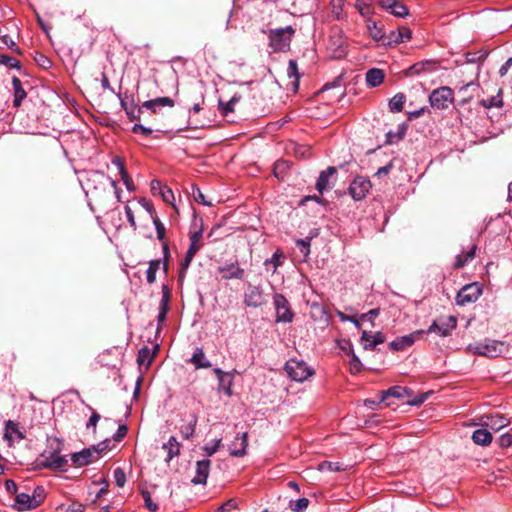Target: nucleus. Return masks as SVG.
<instances>
[{
  "label": "nucleus",
  "instance_id": "obj_13",
  "mask_svg": "<svg viewBox=\"0 0 512 512\" xmlns=\"http://www.w3.org/2000/svg\"><path fill=\"white\" fill-rule=\"evenodd\" d=\"M248 446V435L246 432L238 434L229 446L230 455L233 457H243L246 455Z\"/></svg>",
  "mask_w": 512,
  "mask_h": 512
},
{
  "label": "nucleus",
  "instance_id": "obj_8",
  "mask_svg": "<svg viewBox=\"0 0 512 512\" xmlns=\"http://www.w3.org/2000/svg\"><path fill=\"white\" fill-rule=\"evenodd\" d=\"M371 188V182L367 178L358 176L350 184L349 193L356 201L365 198Z\"/></svg>",
  "mask_w": 512,
  "mask_h": 512
},
{
  "label": "nucleus",
  "instance_id": "obj_15",
  "mask_svg": "<svg viewBox=\"0 0 512 512\" xmlns=\"http://www.w3.org/2000/svg\"><path fill=\"white\" fill-rule=\"evenodd\" d=\"M4 438L9 442V445H11L14 441L23 440L25 435L20 430L18 423L8 420L5 424Z\"/></svg>",
  "mask_w": 512,
  "mask_h": 512
},
{
  "label": "nucleus",
  "instance_id": "obj_38",
  "mask_svg": "<svg viewBox=\"0 0 512 512\" xmlns=\"http://www.w3.org/2000/svg\"><path fill=\"white\" fill-rule=\"evenodd\" d=\"M201 239H202V231H195L190 236V246L187 252H191L192 254H196L201 248Z\"/></svg>",
  "mask_w": 512,
  "mask_h": 512
},
{
  "label": "nucleus",
  "instance_id": "obj_4",
  "mask_svg": "<svg viewBox=\"0 0 512 512\" xmlns=\"http://www.w3.org/2000/svg\"><path fill=\"white\" fill-rule=\"evenodd\" d=\"M482 294V287L474 282L463 286L457 293L456 304L465 306L476 302Z\"/></svg>",
  "mask_w": 512,
  "mask_h": 512
},
{
  "label": "nucleus",
  "instance_id": "obj_1",
  "mask_svg": "<svg viewBox=\"0 0 512 512\" xmlns=\"http://www.w3.org/2000/svg\"><path fill=\"white\" fill-rule=\"evenodd\" d=\"M295 29L292 26L270 29L268 31L269 46L274 52H283L289 49Z\"/></svg>",
  "mask_w": 512,
  "mask_h": 512
},
{
  "label": "nucleus",
  "instance_id": "obj_37",
  "mask_svg": "<svg viewBox=\"0 0 512 512\" xmlns=\"http://www.w3.org/2000/svg\"><path fill=\"white\" fill-rule=\"evenodd\" d=\"M480 104L486 108H492V107H502L503 101H502V90L500 89L495 96H491L488 99H483L480 101Z\"/></svg>",
  "mask_w": 512,
  "mask_h": 512
},
{
  "label": "nucleus",
  "instance_id": "obj_51",
  "mask_svg": "<svg viewBox=\"0 0 512 512\" xmlns=\"http://www.w3.org/2000/svg\"><path fill=\"white\" fill-rule=\"evenodd\" d=\"M499 446L508 448L512 445V432L503 433L498 439Z\"/></svg>",
  "mask_w": 512,
  "mask_h": 512
},
{
  "label": "nucleus",
  "instance_id": "obj_53",
  "mask_svg": "<svg viewBox=\"0 0 512 512\" xmlns=\"http://www.w3.org/2000/svg\"><path fill=\"white\" fill-rule=\"evenodd\" d=\"M310 238L298 239L296 245L300 248L301 253L307 256L310 253Z\"/></svg>",
  "mask_w": 512,
  "mask_h": 512
},
{
  "label": "nucleus",
  "instance_id": "obj_54",
  "mask_svg": "<svg viewBox=\"0 0 512 512\" xmlns=\"http://www.w3.org/2000/svg\"><path fill=\"white\" fill-rule=\"evenodd\" d=\"M141 113H142V107L141 106L137 107L135 105H131L130 109L126 112L129 120H131V121L139 120Z\"/></svg>",
  "mask_w": 512,
  "mask_h": 512
},
{
  "label": "nucleus",
  "instance_id": "obj_39",
  "mask_svg": "<svg viewBox=\"0 0 512 512\" xmlns=\"http://www.w3.org/2000/svg\"><path fill=\"white\" fill-rule=\"evenodd\" d=\"M394 42L403 43L412 38V31L408 27H400L397 33L393 32Z\"/></svg>",
  "mask_w": 512,
  "mask_h": 512
},
{
  "label": "nucleus",
  "instance_id": "obj_60",
  "mask_svg": "<svg viewBox=\"0 0 512 512\" xmlns=\"http://www.w3.org/2000/svg\"><path fill=\"white\" fill-rule=\"evenodd\" d=\"M132 132L135 134H142V135L148 137L152 134L153 131H152V129L145 127L141 124H135L132 127Z\"/></svg>",
  "mask_w": 512,
  "mask_h": 512
},
{
  "label": "nucleus",
  "instance_id": "obj_17",
  "mask_svg": "<svg viewBox=\"0 0 512 512\" xmlns=\"http://www.w3.org/2000/svg\"><path fill=\"white\" fill-rule=\"evenodd\" d=\"M336 172V168L330 166L320 173L316 182V189L319 193L322 194L325 190L331 188V178L336 175Z\"/></svg>",
  "mask_w": 512,
  "mask_h": 512
},
{
  "label": "nucleus",
  "instance_id": "obj_28",
  "mask_svg": "<svg viewBox=\"0 0 512 512\" xmlns=\"http://www.w3.org/2000/svg\"><path fill=\"white\" fill-rule=\"evenodd\" d=\"M284 257L282 251L280 249H277L271 258L266 259L264 261V266L267 271H271L272 274L276 273L278 267L282 265L281 259Z\"/></svg>",
  "mask_w": 512,
  "mask_h": 512
},
{
  "label": "nucleus",
  "instance_id": "obj_12",
  "mask_svg": "<svg viewBox=\"0 0 512 512\" xmlns=\"http://www.w3.org/2000/svg\"><path fill=\"white\" fill-rule=\"evenodd\" d=\"M43 457L41 466L52 470H63L68 463L67 458L58 452H52L47 456L43 455Z\"/></svg>",
  "mask_w": 512,
  "mask_h": 512
},
{
  "label": "nucleus",
  "instance_id": "obj_10",
  "mask_svg": "<svg viewBox=\"0 0 512 512\" xmlns=\"http://www.w3.org/2000/svg\"><path fill=\"white\" fill-rule=\"evenodd\" d=\"M425 334L424 330H416L408 335L400 336L389 343V347L393 351L403 350L411 345Z\"/></svg>",
  "mask_w": 512,
  "mask_h": 512
},
{
  "label": "nucleus",
  "instance_id": "obj_44",
  "mask_svg": "<svg viewBox=\"0 0 512 512\" xmlns=\"http://www.w3.org/2000/svg\"><path fill=\"white\" fill-rule=\"evenodd\" d=\"M153 224L156 229L157 239L159 241H165L166 228L158 217H153Z\"/></svg>",
  "mask_w": 512,
  "mask_h": 512
},
{
  "label": "nucleus",
  "instance_id": "obj_63",
  "mask_svg": "<svg viewBox=\"0 0 512 512\" xmlns=\"http://www.w3.org/2000/svg\"><path fill=\"white\" fill-rule=\"evenodd\" d=\"M309 505V500L307 498H299L293 507V511L301 512L305 510Z\"/></svg>",
  "mask_w": 512,
  "mask_h": 512
},
{
  "label": "nucleus",
  "instance_id": "obj_58",
  "mask_svg": "<svg viewBox=\"0 0 512 512\" xmlns=\"http://www.w3.org/2000/svg\"><path fill=\"white\" fill-rule=\"evenodd\" d=\"M288 165L285 161H278L274 166V175L277 178H283V173L287 169Z\"/></svg>",
  "mask_w": 512,
  "mask_h": 512
},
{
  "label": "nucleus",
  "instance_id": "obj_45",
  "mask_svg": "<svg viewBox=\"0 0 512 512\" xmlns=\"http://www.w3.org/2000/svg\"><path fill=\"white\" fill-rule=\"evenodd\" d=\"M361 344L365 350H373L376 347L372 340V334L367 331L362 332Z\"/></svg>",
  "mask_w": 512,
  "mask_h": 512
},
{
  "label": "nucleus",
  "instance_id": "obj_41",
  "mask_svg": "<svg viewBox=\"0 0 512 512\" xmlns=\"http://www.w3.org/2000/svg\"><path fill=\"white\" fill-rule=\"evenodd\" d=\"M32 496V501L33 504H32V507H38L41 505V503L44 501L45 499V491H44V488L41 487V486H37L34 491H33V494L31 495Z\"/></svg>",
  "mask_w": 512,
  "mask_h": 512
},
{
  "label": "nucleus",
  "instance_id": "obj_59",
  "mask_svg": "<svg viewBox=\"0 0 512 512\" xmlns=\"http://www.w3.org/2000/svg\"><path fill=\"white\" fill-rule=\"evenodd\" d=\"M2 42L14 52L21 54V50L9 35L2 36Z\"/></svg>",
  "mask_w": 512,
  "mask_h": 512
},
{
  "label": "nucleus",
  "instance_id": "obj_48",
  "mask_svg": "<svg viewBox=\"0 0 512 512\" xmlns=\"http://www.w3.org/2000/svg\"><path fill=\"white\" fill-rule=\"evenodd\" d=\"M0 64H3L9 68H20V62L13 57L8 55H0Z\"/></svg>",
  "mask_w": 512,
  "mask_h": 512
},
{
  "label": "nucleus",
  "instance_id": "obj_42",
  "mask_svg": "<svg viewBox=\"0 0 512 512\" xmlns=\"http://www.w3.org/2000/svg\"><path fill=\"white\" fill-rule=\"evenodd\" d=\"M141 495L144 500L145 507L149 511L155 512L158 510V505L152 500L151 493L148 490H142Z\"/></svg>",
  "mask_w": 512,
  "mask_h": 512
},
{
  "label": "nucleus",
  "instance_id": "obj_21",
  "mask_svg": "<svg viewBox=\"0 0 512 512\" xmlns=\"http://www.w3.org/2000/svg\"><path fill=\"white\" fill-rule=\"evenodd\" d=\"M214 373L219 381V390L224 391L226 395L230 396L232 394L233 377L229 373L223 372L220 368H215Z\"/></svg>",
  "mask_w": 512,
  "mask_h": 512
},
{
  "label": "nucleus",
  "instance_id": "obj_2",
  "mask_svg": "<svg viewBox=\"0 0 512 512\" xmlns=\"http://www.w3.org/2000/svg\"><path fill=\"white\" fill-rule=\"evenodd\" d=\"M288 376L297 382H303L314 374V371L303 360L290 359L284 367Z\"/></svg>",
  "mask_w": 512,
  "mask_h": 512
},
{
  "label": "nucleus",
  "instance_id": "obj_32",
  "mask_svg": "<svg viewBox=\"0 0 512 512\" xmlns=\"http://www.w3.org/2000/svg\"><path fill=\"white\" fill-rule=\"evenodd\" d=\"M197 425V416L195 414H191L186 424L180 427V433L184 439L191 438L195 433V428Z\"/></svg>",
  "mask_w": 512,
  "mask_h": 512
},
{
  "label": "nucleus",
  "instance_id": "obj_35",
  "mask_svg": "<svg viewBox=\"0 0 512 512\" xmlns=\"http://www.w3.org/2000/svg\"><path fill=\"white\" fill-rule=\"evenodd\" d=\"M406 97L403 93H397L389 101V109L391 112H401L405 103Z\"/></svg>",
  "mask_w": 512,
  "mask_h": 512
},
{
  "label": "nucleus",
  "instance_id": "obj_22",
  "mask_svg": "<svg viewBox=\"0 0 512 512\" xmlns=\"http://www.w3.org/2000/svg\"><path fill=\"white\" fill-rule=\"evenodd\" d=\"M381 402H385L388 397H395V398H405L411 396V390L406 387L401 386H393L387 389L386 391H382L381 393Z\"/></svg>",
  "mask_w": 512,
  "mask_h": 512
},
{
  "label": "nucleus",
  "instance_id": "obj_25",
  "mask_svg": "<svg viewBox=\"0 0 512 512\" xmlns=\"http://www.w3.org/2000/svg\"><path fill=\"white\" fill-rule=\"evenodd\" d=\"M384 72L378 68L369 69L366 73V82L369 87H377L383 83Z\"/></svg>",
  "mask_w": 512,
  "mask_h": 512
},
{
  "label": "nucleus",
  "instance_id": "obj_47",
  "mask_svg": "<svg viewBox=\"0 0 512 512\" xmlns=\"http://www.w3.org/2000/svg\"><path fill=\"white\" fill-rule=\"evenodd\" d=\"M113 477L115 480V483L118 487H123L126 483V474L125 471L118 467L113 472Z\"/></svg>",
  "mask_w": 512,
  "mask_h": 512
},
{
  "label": "nucleus",
  "instance_id": "obj_29",
  "mask_svg": "<svg viewBox=\"0 0 512 512\" xmlns=\"http://www.w3.org/2000/svg\"><path fill=\"white\" fill-rule=\"evenodd\" d=\"M181 444L177 441L176 437L171 436L166 443L163 444L162 448L167 451L166 461H170L180 453Z\"/></svg>",
  "mask_w": 512,
  "mask_h": 512
},
{
  "label": "nucleus",
  "instance_id": "obj_6",
  "mask_svg": "<svg viewBox=\"0 0 512 512\" xmlns=\"http://www.w3.org/2000/svg\"><path fill=\"white\" fill-rule=\"evenodd\" d=\"M264 291L260 285L249 284L244 293V304L248 307L258 308L265 304Z\"/></svg>",
  "mask_w": 512,
  "mask_h": 512
},
{
  "label": "nucleus",
  "instance_id": "obj_7",
  "mask_svg": "<svg viewBox=\"0 0 512 512\" xmlns=\"http://www.w3.org/2000/svg\"><path fill=\"white\" fill-rule=\"evenodd\" d=\"M502 344L497 341H485L482 343H477L475 345H470L469 349L478 355L486 356V357H497L502 353Z\"/></svg>",
  "mask_w": 512,
  "mask_h": 512
},
{
  "label": "nucleus",
  "instance_id": "obj_9",
  "mask_svg": "<svg viewBox=\"0 0 512 512\" xmlns=\"http://www.w3.org/2000/svg\"><path fill=\"white\" fill-rule=\"evenodd\" d=\"M97 184H99L101 186L110 185L112 188H114L117 198L118 199L120 198L119 189L117 187L116 182L114 180H112L111 178H109L108 176H106L104 173L99 172V171L93 172L87 180L88 189H91L90 186L93 185L94 193H97V191H98ZM91 193H93V191H91Z\"/></svg>",
  "mask_w": 512,
  "mask_h": 512
},
{
  "label": "nucleus",
  "instance_id": "obj_3",
  "mask_svg": "<svg viewBox=\"0 0 512 512\" xmlns=\"http://www.w3.org/2000/svg\"><path fill=\"white\" fill-rule=\"evenodd\" d=\"M454 100L453 90L448 86L434 89L429 96V103L432 108L445 110Z\"/></svg>",
  "mask_w": 512,
  "mask_h": 512
},
{
  "label": "nucleus",
  "instance_id": "obj_55",
  "mask_svg": "<svg viewBox=\"0 0 512 512\" xmlns=\"http://www.w3.org/2000/svg\"><path fill=\"white\" fill-rule=\"evenodd\" d=\"M119 174H120L121 180L123 181V183L126 186L127 190L134 191L135 190V186H134L133 180L129 176L128 172L126 170H123Z\"/></svg>",
  "mask_w": 512,
  "mask_h": 512
},
{
  "label": "nucleus",
  "instance_id": "obj_43",
  "mask_svg": "<svg viewBox=\"0 0 512 512\" xmlns=\"http://www.w3.org/2000/svg\"><path fill=\"white\" fill-rule=\"evenodd\" d=\"M391 13L397 17H405L408 15L407 7L398 0H395V3L391 7Z\"/></svg>",
  "mask_w": 512,
  "mask_h": 512
},
{
  "label": "nucleus",
  "instance_id": "obj_30",
  "mask_svg": "<svg viewBox=\"0 0 512 512\" xmlns=\"http://www.w3.org/2000/svg\"><path fill=\"white\" fill-rule=\"evenodd\" d=\"M15 506L19 511H28L35 509L36 507H32L34 501H32V496L26 493H20L16 496Z\"/></svg>",
  "mask_w": 512,
  "mask_h": 512
},
{
  "label": "nucleus",
  "instance_id": "obj_16",
  "mask_svg": "<svg viewBox=\"0 0 512 512\" xmlns=\"http://www.w3.org/2000/svg\"><path fill=\"white\" fill-rule=\"evenodd\" d=\"M210 460H200L196 463V475L192 478L193 484H206L210 471Z\"/></svg>",
  "mask_w": 512,
  "mask_h": 512
},
{
  "label": "nucleus",
  "instance_id": "obj_11",
  "mask_svg": "<svg viewBox=\"0 0 512 512\" xmlns=\"http://www.w3.org/2000/svg\"><path fill=\"white\" fill-rule=\"evenodd\" d=\"M457 319L454 316H449L446 321L442 323H438L437 321H433V323L429 326L427 333H438L442 337H446L451 334L452 330L456 328Z\"/></svg>",
  "mask_w": 512,
  "mask_h": 512
},
{
  "label": "nucleus",
  "instance_id": "obj_56",
  "mask_svg": "<svg viewBox=\"0 0 512 512\" xmlns=\"http://www.w3.org/2000/svg\"><path fill=\"white\" fill-rule=\"evenodd\" d=\"M221 442H222V439L219 438V439H216L213 444L205 445L203 447V449L206 452L207 456H212L213 454H215L218 451V449L221 445Z\"/></svg>",
  "mask_w": 512,
  "mask_h": 512
},
{
  "label": "nucleus",
  "instance_id": "obj_27",
  "mask_svg": "<svg viewBox=\"0 0 512 512\" xmlns=\"http://www.w3.org/2000/svg\"><path fill=\"white\" fill-rule=\"evenodd\" d=\"M492 439V434L487 429H477L472 433L473 442L480 446H488Z\"/></svg>",
  "mask_w": 512,
  "mask_h": 512
},
{
  "label": "nucleus",
  "instance_id": "obj_19",
  "mask_svg": "<svg viewBox=\"0 0 512 512\" xmlns=\"http://www.w3.org/2000/svg\"><path fill=\"white\" fill-rule=\"evenodd\" d=\"M218 272L222 274V279H242L244 276V270L240 268L236 263L224 265L218 267Z\"/></svg>",
  "mask_w": 512,
  "mask_h": 512
},
{
  "label": "nucleus",
  "instance_id": "obj_46",
  "mask_svg": "<svg viewBox=\"0 0 512 512\" xmlns=\"http://www.w3.org/2000/svg\"><path fill=\"white\" fill-rule=\"evenodd\" d=\"M240 99H241L240 95H237V94L233 95L231 97V99L226 104H224L223 107L221 108L222 113L224 115H227L228 113L233 112L234 111V105L236 103H238L240 101Z\"/></svg>",
  "mask_w": 512,
  "mask_h": 512
},
{
  "label": "nucleus",
  "instance_id": "obj_62",
  "mask_svg": "<svg viewBox=\"0 0 512 512\" xmlns=\"http://www.w3.org/2000/svg\"><path fill=\"white\" fill-rule=\"evenodd\" d=\"M237 506V503L234 499H230L224 504H222L215 512H229L232 509H235Z\"/></svg>",
  "mask_w": 512,
  "mask_h": 512
},
{
  "label": "nucleus",
  "instance_id": "obj_5",
  "mask_svg": "<svg viewBox=\"0 0 512 512\" xmlns=\"http://www.w3.org/2000/svg\"><path fill=\"white\" fill-rule=\"evenodd\" d=\"M273 302L276 309V321L284 323L292 322L294 314L290 309V305L286 297L282 294H275Z\"/></svg>",
  "mask_w": 512,
  "mask_h": 512
},
{
  "label": "nucleus",
  "instance_id": "obj_36",
  "mask_svg": "<svg viewBox=\"0 0 512 512\" xmlns=\"http://www.w3.org/2000/svg\"><path fill=\"white\" fill-rule=\"evenodd\" d=\"M367 30L372 39L379 41L384 37V31L375 21H367Z\"/></svg>",
  "mask_w": 512,
  "mask_h": 512
},
{
  "label": "nucleus",
  "instance_id": "obj_49",
  "mask_svg": "<svg viewBox=\"0 0 512 512\" xmlns=\"http://www.w3.org/2000/svg\"><path fill=\"white\" fill-rule=\"evenodd\" d=\"M342 468L339 463L323 461L318 465L319 471H340Z\"/></svg>",
  "mask_w": 512,
  "mask_h": 512
},
{
  "label": "nucleus",
  "instance_id": "obj_34",
  "mask_svg": "<svg viewBox=\"0 0 512 512\" xmlns=\"http://www.w3.org/2000/svg\"><path fill=\"white\" fill-rule=\"evenodd\" d=\"M153 357H154V352H151L149 347L144 346L138 352L137 362L140 366H142V365L149 366L151 361L153 360Z\"/></svg>",
  "mask_w": 512,
  "mask_h": 512
},
{
  "label": "nucleus",
  "instance_id": "obj_40",
  "mask_svg": "<svg viewBox=\"0 0 512 512\" xmlns=\"http://www.w3.org/2000/svg\"><path fill=\"white\" fill-rule=\"evenodd\" d=\"M430 62H418L409 67L406 71L407 76L419 75L426 70V67L430 66Z\"/></svg>",
  "mask_w": 512,
  "mask_h": 512
},
{
  "label": "nucleus",
  "instance_id": "obj_24",
  "mask_svg": "<svg viewBox=\"0 0 512 512\" xmlns=\"http://www.w3.org/2000/svg\"><path fill=\"white\" fill-rule=\"evenodd\" d=\"M12 86H13V94H14L13 106L19 107L21 105L23 99H25L27 96L26 91L24 90V88L22 86L21 80L16 76H14L12 78Z\"/></svg>",
  "mask_w": 512,
  "mask_h": 512
},
{
  "label": "nucleus",
  "instance_id": "obj_57",
  "mask_svg": "<svg viewBox=\"0 0 512 512\" xmlns=\"http://www.w3.org/2000/svg\"><path fill=\"white\" fill-rule=\"evenodd\" d=\"M163 243V271L167 273L168 271V259L170 257L169 245L166 241H161Z\"/></svg>",
  "mask_w": 512,
  "mask_h": 512
},
{
  "label": "nucleus",
  "instance_id": "obj_61",
  "mask_svg": "<svg viewBox=\"0 0 512 512\" xmlns=\"http://www.w3.org/2000/svg\"><path fill=\"white\" fill-rule=\"evenodd\" d=\"M159 195L166 203H171L174 200L173 191L168 186H165V188L159 193Z\"/></svg>",
  "mask_w": 512,
  "mask_h": 512
},
{
  "label": "nucleus",
  "instance_id": "obj_14",
  "mask_svg": "<svg viewBox=\"0 0 512 512\" xmlns=\"http://www.w3.org/2000/svg\"><path fill=\"white\" fill-rule=\"evenodd\" d=\"M482 425L498 431L509 424V420L499 414L485 415L481 418Z\"/></svg>",
  "mask_w": 512,
  "mask_h": 512
},
{
  "label": "nucleus",
  "instance_id": "obj_50",
  "mask_svg": "<svg viewBox=\"0 0 512 512\" xmlns=\"http://www.w3.org/2000/svg\"><path fill=\"white\" fill-rule=\"evenodd\" d=\"M344 0H331L332 14L336 19H340L342 15Z\"/></svg>",
  "mask_w": 512,
  "mask_h": 512
},
{
  "label": "nucleus",
  "instance_id": "obj_20",
  "mask_svg": "<svg viewBox=\"0 0 512 512\" xmlns=\"http://www.w3.org/2000/svg\"><path fill=\"white\" fill-rule=\"evenodd\" d=\"M173 107L174 101L169 97H158L155 99L147 100L142 104V109L146 108L150 110L152 113H156L157 109L160 107Z\"/></svg>",
  "mask_w": 512,
  "mask_h": 512
},
{
  "label": "nucleus",
  "instance_id": "obj_26",
  "mask_svg": "<svg viewBox=\"0 0 512 512\" xmlns=\"http://www.w3.org/2000/svg\"><path fill=\"white\" fill-rule=\"evenodd\" d=\"M287 75L289 78H293V81L291 82V90L296 93L299 89L300 73L298 71L297 62L293 59L288 62Z\"/></svg>",
  "mask_w": 512,
  "mask_h": 512
},
{
  "label": "nucleus",
  "instance_id": "obj_64",
  "mask_svg": "<svg viewBox=\"0 0 512 512\" xmlns=\"http://www.w3.org/2000/svg\"><path fill=\"white\" fill-rule=\"evenodd\" d=\"M364 1L365 0H357L356 8L359 10L362 16H367L370 14V6L367 5Z\"/></svg>",
  "mask_w": 512,
  "mask_h": 512
},
{
  "label": "nucleus",
  "instance_id": "obj_31",
  "mask_svg": "<svg viewBox=\"0 0 512 512\" xmlns=\"http://www.w3.org/2000/svg\"><path fill=\"white\" fill-rule=\"evenodd\" d=\"M476 250L477 246L472 245L467 252L457 255L454 267L457 269L463 268L468 262L474 259Z\"/></svg>",
  "mask_w": 512,
  "mask_h": 512
},
{
  "label": "nucleus",
  "instance_id": "obj_33",
  "mask_svg": "<svg viewBox=\"0 0 512 512\" xmlns=\"http://www.w3.org/2000/svg\"><path fill=\"white\" fill-rule=\"evenodd\" d=\"M162 260L155 259L149 262L148 269L146 271V280L149 284H153L156 281V273L160 269Z\"/></svg>",
  "mask_w": 512,
  "mask_h": 512
},
{
  "label": "nucleus",
  "instance_id": "obj_52",
  "mask_svg": "<svg viewBox=\"0 0 512 512\" xmlns=\"http://www.w3.org/2000/svg\"><path fill=\"white\" fill-rule=\"evenodd\" d=\"M362 369V363L360 359L357 357L355 353H351V359H350V370L353 373H358Z\"/></svg>",
  "mask_w": 512,
  "mask_h": 512
},
{
  "label": "nucleus",
  "instance_id": "obj_23",
  "mask_svg": "<svg viewBox=\"0 0 512 512\" xmlns=\"http://www.w3.org/2000/svg\"><path fill=\"white\" fill-rule=\"evenodd\" d=\"M189 362L193 364L196 369L209 368L212 365L211 362L206 358L203 349L200 347H197L194 350V353Z\"/></svg>",
  "mask_w": 512,
  "mask_h": 512
},
{
  "label": "nucleus",
  "instance_id": "obj_18",
  "mask_svg": "<svg viewBox=\"0 0 512 512\" xmlns=\"http://www.w3.org/2000/svg\"><path fill=\"white\" fill-rule=\"evenodd\" d=\"M71 460L76 466L82 467V466H86V465L92 463L93 461L97 460V456H95L92 448H87V449H83L80 452H76V453L72 454Z\"/></svg>",
  "mask_w": 512,
  "mask_h": 512
}]
</instances>
